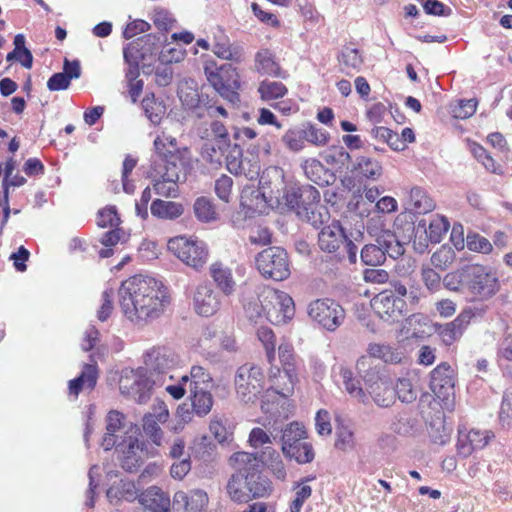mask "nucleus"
<instances>
[{"instance_id": "nucleus-1", "label": "nucleus", "mask_w": 512, "mask_h": 512, "mask_svg": "<svg viewBox=\"0 0 512 512\" xmlns=\"http://www.w3.org/2000/svg\"><path fill=\"white\" fill-rule=\"evenodd\" d=\"M259 185L255 197H261L267 205L283 203L300 220L314 228H319L329 220L328 209L320 204V192L308 184L285 187L282 169L270 167L263 171Z\"/></svg>"}, {"instance_id": "nucleus-2", "label": "nucleus", "mask_w": 512, "mask_h": 512, "mask_svg": "<svg viewBox=\"0 0 512 512\" xmlns=\"http://www.w3.org/2000/svg\"><path fill=\"white\" fill-rule=\"evenodd\" d=\"M119 304L124 316L137 325L159 319L170 304V295L161 281L150 276L134 275L119 289Z\"/></svg>"}, {"instance_id": "nucleus-3", "label": "nucleus", "mask_w": 512, "mask_h": 512, "mask_svg": "<svg viewBox=\"0 0 512 512\" xmlns=\"http://www.w3.org/2000/svg\"><path fill=\"white\" fill-rule=\"evenodd\" d=\"M153 145L151 177L154 191L160 196L176 197L180 175L186 173L190 164V151L180 147L177 139L166 133L158 135Z\"/></svg>"}, {"instance_id": "nucleus-4", "label": "nucleus", "mask_w": 512, "mask_h": 512, "mask_svg": "<svg viewBox=\"0 0 512 512\" xmlns=\"http://www.w3.org/2000/svg\"><path fill=\"white\" fill-rule=\"evenodd\" d=\"M144 367L130 370L135 377L132 384H186L189 375L179 367L180 358L168 347H153L144 355Z\"/></svg>"}, {"instance_id": "nucleus-5", "label": "nucleus", "mask_w": 512, "mask_h": 512, "mask_svg": "<svg viewBox=\"0 0 512 512\" xmlns=\"http://www.w3.org/2000/svg\"><path fill=\"white\" fill-rule=\"evenodd\" d=\"M395 223L398 228L406 226L407 235H404V239L412 241L414 250L420 254L427 251L429 243H440L450 227L447 218L441 215L433 216L429 223L426 219H421L416 225V219H413L411 212L399 214Z\"/></svg>"}, {"instance_id": "nucleus-6", "label": "nucleus", "mask_w": 512, "mask_h": 512, "mask_svg": "<svg viewBox=\"0 0 512 512\" xmlns=\"http://www.w3.org/2000/svg\"><path fill=\"white\" fill-rule=\"evenodd\" d=\"M307 438L308 432L302 423L293 421L287 424L281 434L283 455L301 465L311 463L315 458V451Z\"/></svg>"}, {"instance_id": "nucleus-7", "label": "nucleus", "mask_w": 512, "mask_h": 512, "mask_svg": "<svg viewBox=\"0 0 512 512\" xmlns=\"http://www.w3.org/2000/svg\"><path fill=\"white\" fill-rule=\"evenodd\" d=\"M318 246L323 252L335 254L339 259L347 254L351 264L357 262L358 247L348 238L339 221L334 220L318 234Z\"/></svg>"}, {"instance_id": "nucleus-8", "label": "nucleus", "mask_w": 512, "mask_h": 512, "mask_svg": "<svg viewBox=\"0 0 512 512\" xmlns=\"http://www.w3.org/2000/svg\"><path fill=\"white\" fill-rule=\"evenodd\" d=\"M233 460L238 463L239 469L247 472L250 500L268 497L271 494L273 490L272 483L262 474L260 460L256 454L243 451L236 452L233 454Z\"/></svg>"}, {"instance_id": "nucleus-9", "label": "nucleus", "mask_w": 512, "mask_h": 512, "mask_svg": "<svg viewBox=\"0 0 512 512\" xmlns=\"http://www.w3.org/2000/svg\"><path fill=\"white\" fill-rule=\"evenodd\" d=\"M307 314L313 323L328 332L336 331L346 319L345 309L331 298L311 301L307 306Z\"/></svg>"}, {"instance_id": "nucleus-10", "label": "nucleus", "mask_w": 512, "mask_h": 512, "mask_svg": "<svg viewBox=\"0 0 512 512\" xmlns=\"http://www.w3.org/2000/svg\"><path fill=\"white\" fill-rule=\"evenodd\" d=\"M259 273L269 279L282 281L290 276L288 254L281 247L271 246L259 252L255 257Z\"/></svg>"}, {"instance_id": "nucleus-11", "label": "nucleus", "mask_w": 512, "mask_h": 512, "mask_svg": "<svg viewBox=\"0 0 512 512\" xmlns=\"http://www.w3.org/2000/svg\"><path fill=\"white\" fill-rule=\"evenodd\" d=\"M205 75L208 82L221 97L232 104L240 102V95L238 93L241 87L240 76L237 69L231 63L223 64L215 70L205 67Z\"/></svg>"}, {"instance_id": "nucleus-12", "label": "nucleus", "mask_w": 512, "mask_h": 512, "mask_svg": "<svg viewBox=\"0 0 512 512\" xmlns=\"http://www.w3.org/2000/svg\"><path fill=\"white\" fill-rule=\"evenodd\" d=\"M168 249L172 251L183 263L200 270L208 259L207 246L203 241H191L185 237L170 239Z\"/></svg>"}, {"instance_id": "nucleus-13", "label": "nucleus", "mask_w": 512, "mask_h": 512, "mask_svg": "<svg viewBox=\"0 0 512 512\" xmlns=\"http://www.w3.org/2000/svg\"><path fill=\"white\" fill-rule=\"evenodd\" d=\"M499 290L498 278L487 267L468 264L466 291L474 296L490 298Z\"/></svg>"}, {"instance_id": "nucleus-14", "label": "nucleus", "mask_w": 512, "mask_h": 512, "mask_svg": "<svg viewBox=\"0 0 512 512\" xmlns=\"http://www.w3.org/2000/svg\"><path fill=\"white\" fill-rule=\"evenodd\" d=\"M350 397L363 404H369L372 400L381 407H388L396 400L395 386H346Z\"/></svg>"}, {"instance_id": "nucleus-15", "label": "nucleus", "mask_w": 512, "mask_h": 512, "mask_svg": "<svg viewBox=\"0 0 512 512\" xmlns=\"http://www.w3.org/2000/svg\"><path fill=\"white\" fill-rule=\"evenodd\" d=\"M165 41V34H146L128 43L124 47L123 52L130 53L132 56L142 61L143 64H145V62L150 64L156 59L159 60V54L162 51L161 47Z\"/></svg>"}, {"instance_id": "nucleus-16", "label": "nucleus", "mask_w": 512, "mask_h": 512, "mask_svg": "<svg viewBox=\"0 0 512 512\" xmlns=\"http://www.w3.org/2000/svg\"><path fill=\"white\" fill-rule=\"evenodd\" d=\"M374 312L383 320L389 323L398 322L406 310L404 299L394 296L391 291H381L372 300Z\"/></svg>"}, {"instance_id": "nucleus-17", "label": "nucleus", "mask_w": 512, "mask_h": 512, "mask_svg": "<svg viewBox=\"0 0 512 512\" xmlns=\"http://www.w3.org/2000/svg\"><path fill=\"white\" fill-rule=\"evenodd\" d=\"M106 434L102 441V447L108 451L112 449L117 441L129 436L138 434V429L131 422H127L123 413L112 410L107 415Z\"/></svg>"}, {"instance_id": "nucleus-18", "label": "nucleus", "mask_w": 512, "mask_h": 512, "mask_svg": "<svg viewBox=\"0 0 512 512\" xmlns=\"http://www.w3.org/2000/svg\"><path fill=\"white\" fill-rule=\"evenodd\" d=\"M493 436V433L490 431H480L476 429L464 431L459 429L456 443L457 454L463 458H467L475 450L483 449Z\"/></svg>"}, {"instance_id": "nucleus-19", "label": "nucleus", "mask_w": 512, "mask_h": 512, "mask_svg": "<svg viewBox=\"0 0 512 512\" xmlns=\"http://www.w3.org/2000/svg\"><path fill=\"white\" fill-rule=\"evenodd\" d=\"M119 453L121 466L128 472L134 471L142 462V449L139 445L137 434H130L127 437L117 441L114 446Z\"/></svg>"}, {"instance_id": "nucleus-20", "label": "nucleus", "mask_w": 512, "mask_h": 512, "mask_svg": "<svg viewBox=\"0 0 512 512\" xmlns=\"http://www.w3.org/2000/svg\"><path fill=\"white\" fill-rule=\"evenodd\" d=\"M193 305L198 315L210 317L219 310L221 301L219 294L210 285L200 284L194 293Z\"/></svg>"}, {"instance_id": "nucleus-21", "label": "nucleus", "mask_w": 512, "mask_h": 512, "mask_svg": "<svg viewBox=\"0 0 512 512\" xmlns=\"http://www.w3.org/2000/svg\"><path fill=\"white\" fill-rule=\"evenodd\" d=\"M229 461L235 472L231 475L227 482V494L230 500L235 503H248L250 501V494L248 491L249 486L247 484V472L246 470L239 469L238 463L233 460V454L231 455Z\"/></svg>"}, {"instance_id": "nucleus-22", "label": "nucleus", "mask_w": 512, "mask_h": 512, "mask_svg": "<svg viewBox=\"0 0 512 512\" xmlns=\"http://www.w3.org/2000/svg\"><path fill=\"white\" fill-rule=\"evenodd\" d=\"M455 386H429L432 393L423 392L420 396L422 404L427 403L435 412L438 407L443 410L452 411L455 407Z\"/></svg>"}, {"instance_id": "nucleus-23", "label": "nucleus", "mask_w": 512, "mask_h": 512, "mask_svg": "<svg viewBox=\"0 0 512 512\" xmlns=\"http://www.w3.org/2000/svg\"><path fill=\"white\" fill-rule=\"evenodd\" d=\"M404 235H407V231L406 226L402 225L399 229L395 226L394 232L385 231L376 239V243L380 244L382 250H384L383 252H385V258L389 256L392 259H397L404 254V246L411 242L405 240Z\"/></svg>"}, {"instance_id": "nucleus-24", "label": "nucleus", "mask_w": 512, "mask_h": 512, "mask_svg": "<svg viewBox=\"0 0 512 512\" xmlns=\"http://www.w3.org/2000/svg\"><path fill=\"white\" fill-rule=\"evenodd\" d=\"M173 502L175 506H181L187 512H202L208 505L209 498L204 490L194 489L188 493L184 491L176 492Z\"/></svg>"}, {"instance_id": "nucleus-25", "label": "nucleus", "mask_w": 512, "mask_h": 512, "mask_svg": "<svg viewBox=\"0 0 512 512\" xmlns=\"http://www.w3.org/2000/svg\"><path fill=\"white\" fill-rule=\"evenodd\" d=\"M428 435L432 442L445 445L449 442L453 427L445 421V414L441 410H437L431 417L426 418Z\"/></svg>"}, {"instance_id": "nucleus-26", "label": "nucleus", "mask_w": 512, "mask_h": 512, "mask_svg": "<svg viewBox=\"0 0 512 512\" xmlns=\"http://www.w3.org/2000/svg\"><path fill=\"white\" fill-rule=\"evenodd\" d=\"M301 166L305 176L319 186H328L335 181V174L315 158L306 159Z\"/></svg>"}, {"instance_id": "nucleus-27", "label": "nucleus", "mask_w": 512, "mask_h": 512, "mask_svg": "<svg viewBox=\"0 0 512 512\" xmlns=\"http://www.w3.org/2000/svg\"><path fill=\"white\" fill-rule=\"evenodd\" d=\"M139 502L149 512H166L170 507L169 497L156 486L142 492L139 495Z\"/></svg>"}, {"instance_id": "nucleus-28", "label": "nucleus", "mask_w": 512, "mask_h": 512, "mask_svg": "<svg viewBox=\"0 0 512 512\" xmlns=\"http://www.w3.org/2000/svg\"><path fill=\"white\" fill-rule=\"evenodd\" d=\"M356 371L359 379L357 382L363 381L365 384H387L378 365H374L373 360L369 356H361L356 362Z\"/></svg>"}, {"instance_id": "nucleus-29", "label": "nucleus", "mask_w": 512, "mask_h": 512, "mask_svg": "<svg viewBox=\"0 0 512 512\" xmlns=\"http://www.w3.org/2000/svg\"><path fill=\"white\" fill-rule=\"evenodd\" d=\"M255 65L259 73L278 78H287L288 74L282 70L275 60L274 54L268 49H262L255 56Z\"/></svg>"}, {"instance_id": "nucleus-30", "label": "nucleus", "mask_w": 512, "mask_h": 512, "mask_svg": "<svg viewBox=\"0 0 512 512\" xmlns=\"http://www.w3.org/2000/svg\"><path fill=\"white\" fill-rule=\"evenodd\" d=\"M435 208L434 201L420 187H413L409 195V208L406 212L413 213V219L416 215L426 214Z\"/></svg>"}, {"instance_id": "nucleus-31", "label": "nucleus", "mask_w": 512, "mask_h": 512, "mask_svg": "<svg viewBox=\"0 0 512 512\" xmlns=\"http://www.w3.org/2000/svg\"><path fill=\"white\" fill-rule=\"evenodd\" d=\"M210 274L217 287L225 295L229 296L235 291L236 283L230 268L223 266L222 263H213L210 266Z\"/></svg>"}, {"instance_id": "nucleus-32", "label": "nucleus", "mask_w": 512, "mask_h": 512, "mask_svg": "<svg viewBox=\"0 0 512 512\" xmlns=\"http://www.w3.org/2000/svg\"><path fill=\"white\" fill-rule=\"evenodd\" d=\"M178 97L186 111L196 109L199 103H202L204 106L209 104V96L202 92L200 93L197 88L189 85L188 82L179 86Z\"/></svg>"}, {"instance_id": "nucleus-33", "label": "nucleus", "mask_w": 512, "mask_h": 512, "mask_svg": "<svg viewBox=\"0 0 512 512\" xmlns=\"http://www.w3.org/2000/svg\"><path fill=\"white\" fill-rule=\"evenodd\" d=\"M353 171L357 177L377 181L383 173L381 164L370 157L360 156L356 159Z\"/></svg>"}, {"instance_id": "nucleus-34", "label": "nucleus", "mask_w": 512, "mask_h": 512, "mask_svg": "<svg viewBox=\"0 0 512 512\" xmlns=\"http://www.w3.org/2000/svg\"><path fill=\"white\" fill-rule=\"evenodd\" d=\"M230 143H218V141H207L201 148L202 159L209 163L214 168H218L222 165L224 156Z\"/></svg>"}, {"instance_id": "nucleus-35", "label": "nucleus", "mask_w": 512, "mask_h": 512, "mask_svg": "<svg viewBox=\"0 0 512 512\" xmlns=\"http://www.w3.org/2000/svg\"><path fill=\"white\" fill-rule=\"evenodd\" d=\"M189 398L192 408L197 415L205 416L211 411L213 406L212 394L202 386H193Z\"/></svg>"}, {"instance_id": "nucleus-36", "label": "nucleus", "mask_w": 512, "mask_h": 512, "mask_svg": "<svg viewBox=\"0 0 512 512\" xmlns=\"http://www.w3.org/2000/svg\"><path fill=\"white\" fill-rule=\"evenodd\" d=\"M261 462L267 466V468L277 479L282 481L286 479V466L281 454L277 450L271 447H266L262 452V460L260 463Z\"/></svg>"}, {"instance_id": "nucleus-37", "label": "nucleus", "mask_w": 512, "mask_h": 512, "mask_svg": "<svg viewBox=\"0 0 512 512\" xmlns=\"http://www.w3.org/2000/svg\"><path fill=\"white\" fill-rule=\"evenodd\" d=\"M150 209L153 216L161 219H176L183 213L181 204L161 199L154 200Z\"/></svg>"}, {"instance_id": "nucleus-38", "label": "nucleus", "mask_w": 512, "mask_h": 512, "mask_svg": "<svg viewBox=\"0 0 512 512\" xmlns=\"http://www.w3.org/2000/svg\"><path fill=\"white\" fill-rule=\"evenodd\" d=\"M338 61L341 66V70L349 73L350 70L359 71L362 64L363 58L360 51L357 48L351 46H344L339 55Z\"/></svg>"}, {"instance_id": "nucleus-39", "label": "nucleus", "mask_w": 512, "mask_h": 512, "mask_svg": "<svg viewBox=\"0 0 512 512\" xmlns=\"http://www.w3.org/2000/svg\"><path fill=\"white\" fill-rule=\"evenodd\" d=\"M196 218L203 223H210L218 219V212L212 199L201 196L193 205Z\"/></svg>"}, {"instance_id": "nucleus-40", "label": "nucleus", "mask_w": 512, "mask_h": 512, "mask_svg": "<svg viewBox=\"0 0 512 512\" xmlns=\"http://www.w3.org/2000/svg\"><path fill=\"white\" fill-rule=\"evenodd\" d=\"M467 278L468 265H465L456 271L447 273L442 280V284L450 291L466 292Z\"/></svg>"}, {"instance_id": "nucleus-41", "label": "nucleus", "mask_w": 512, "mask_h": 512, "mask_svg": "<svg viewBox=\"0 0 512 512\" xmlns=\"http://www.w3.org/2000/svg\"><path fill=\"white\" fill-rule=\"evenodd\" d=\"M278 351L284 377H286L291 384H294V382L297 381V376L294 367L293 347L290 344H281Z\"/></svg>"}, {"instance_id": "nucleus-42", "label": "nucleus", "mask_w": 512, "mask_h": 512, "mask_svg": "<svg viewBox=\"0 0 512 512\" xmlns=\"http://www.w3.org/2000/svg\"><path fill=\"white\" fill-rule=\"evenodd\" d=\"M380 244H367L360 253L361 261L367 266H380L385 262V252Z\"/></svg>"}, {"instance_id": "nucleus-43", "label": "nucleus", "mask_w": 512, "mask_h": 512, "mask_svg": "<svg viewBox=\"0 0 512 512\" xmlns=\"http://www.w3.org/2000/svg\"><path fill=\"white\" fill-rule=\"evenodd\" d=\"M334 446L343 452L352 451L355 448L356 440L350 426L344 424L337 426Z\"/></svg>"}, {"instance_id": "nucleus-44", "label": "nucleus", "mask_w": 512, "mask_h": 512, "mask_svg": "<svg viewBox=\"0 0 512 512\" xmlns=\"http://www.w3.org/2000/svg\"><path fill=\"white\" fill-rule=\"evenodd\" d=\"M227 155L225 156L226 168L227 170L234 174L239 175L241 172L245 171L243 168V163L245 157H243V150L239 144H234L233 146L230 144V147L226 151Z\"/></svg>"}, {"instance_id": "nucleus-45", "label": "nucleus", "mask_w": 512, "mask_h": 512, "mask_svg": "<svg viewBox=\"0 0 512 512\" xmlns=\"http://www.w3.org/2000/svg\"><path fill=\"white\" fill-rule=\"evenodd\" d=\"M271 300L274 301L275 306H279V311L282 313V319H291L295 313L294 301L291 296L283 291H270Z\"/></svg>"}, {"instance_id": "nucleus-46", "label": "nucleus", "mask_w": 512, "mask_h": 512, "mask_svg": "<svg viewBox=\"0 0 512 512\" xmlns=\"http://www.w3.org/2000/svg\"><path fill=\"white\" fill-rule=\"evenodd\" d=\"M213 52L219 58L231 60L236 63L241 62L243 58L242 49L238 46L231 45L228 41L215 43Z\"/></svg>"}, {"instance_id": "nucleus-47", "label": "nucleus", "mask_w": 512, "mask_h": 512, "mask_svg": "<svg viewBox=\"0 0 512 512\" xmlns=\"http://www.w3.org/2000/svg\"><path fill=\"white\" fill-rule=\"evenodd\" d=\"M258 92L262 99L272 100L285 96L288 89L282 82L263 81L259 85Z\"/></svg>"}, {"instance_id": "nucleus-48", "label": "nucleus", "mask_w": 512, "mask_h": 512, "mask_svg": "<svg viewBox=\"0 0 512 512\" xmlns=\"http://www.w3.org/2000/svg\"><path fill=\"white\" fill-rule=\"evenodd\" d=\"M142 106L145 111L146 117L154 125L159 124L165 113V108L161 102L155 100L154 96H146L142 101Z\"/></svg>"}, {"instance_id": "nucleus-49", "label": "nucleus", "mask_w": 512, "mask_h": 512, "mask_svg": "<svg viewBox=\"0 0 512 512\" xmlns=\"http://www.w3.org/2000/svg\"><path fill=\"white\" fill-rule=\"evenodd\" d=\"M302 137L313 145L325 146L330 139V133L316 125L309 124L302 130Z\"/></svg>"}, {"instance_id": "nucleus-50", "label": "nucleus", "mask_w": 512, "mask_h": 512, "mask_svg": "<svg viewBox=\"0 0 512 512\" xmlns=\"http://www.w3.org/2000/svg\"><path fill=\"white\" fill-rule=\"evenodd\" d=\"M158 423L153 414L145 415L143 418V430L145 434L155 445L160 446L162 444L163 433Z\"/></svg>"}, {"instance_id": "nucleus-51", "label": "nucleus", "mask_w": 512, "mask_h": 512, "mask_svg": "<svg viewBox=\"0 0 512 512\" xmlns=\"http://www.w3.org/2000/svg\"><path fill=\"white\" fill-rule=\"evenodd\" d=\"M257 336L265 347L268 361L272 362L275 358V334L273 330L267 326H261L257 330Z\"/></svg>"}, {"instance_id": "nucleus-52", "label": "nucleus", "mask_w": 512, "mask_h": 512, "mask_svg": "<svg viewBox=\"0 0 512 512\" xmlns=\"http://www.w3.org/2000/svg\"><path fill=\"white\" fill-rule=\"evenodd\" d=\"M233 179L223 174L215 181L214 191L217 197L225 202L229 203L232 198Z\"/></svg>"}, {"instance_id": "nucleus-53", "label": "nucleus", "mask_w": 512, "mask_h": 512, "mask_svg": "<svg viewBox=\"0 0 512 512\" xmlns=\"http://www.w3.org/2000/svg\"><path fill=\"white\" fill-rule=\"evenodd\" d=\"M454 384V370L452 367L443 362L439 364L434 370L431 372V382L430 384Z\"/></svg>"}, {"instance_id": "nucleus-54", "label": "nucleus", "mask_w": 512, "mask_h": 512, "mask_svg": "<svg viewBox=\"0 0 512 512\" xmlns=\"http://www.w3.org/2000/svg\"><path fill=\"white\" fill-rule=\"evenodd\" d=\"M259 149L256 151H252L250 153L251 157H245L244 161H242L243 168L245 171L241 172L240 175H244L247 179L253 180L259 177L260 175V163H259Z\"/></svg>"}, {"instance_id": "nucleus-55", "label": "nucleus", "mask_w": 512, "mask_h": 512, "mask_svg": "<svg viewBox=\"0 0 512 512\" xmlns=\"http://www.w3.org/2000/svg\"><path fill=\"white\" fill-rule=\"evenodd\" d=\"M121 220L117 213L115 206H109L98 212L97 224L98 226L105 227H118Z\"/></svg>"}, {"instance_id": "nucleus-56", "label": "nucleus", "mask_w": 512, "mask_h": 512, "mask_svg": "<svg viewBox=\"0 0 512 512\" xmlns=\"http://www.w3.org/2000/svg\"><path fill=\"white\" fill-rule=\"evenodd\" d=\"M311 486L299 483L295 487V497L290 504V512H300L304 502L311 496Z\"/></svg>"}, {"instance_id": "nucleus-57", "label": "nucleus", "mask_w": 512, "mask_h": 512, "mask_svg": "<svg viewBox=\"0 0 512 512\" xmlns=\"http://www.w3.org/2000/svg\"><path fill=\"white\" fill-rule=\"evenodd\" d=\"M98 370L96 364H86L82 372L75 378L70 379L67 384H96Z\"/></svg>"}, {"instance_id": "nucleus-58", "label": "nucleus", "mask_w": 512, "mask_h": 512, "mask_svg": "<svg viewBox=\"0 0 512 512\" xmlns=\"http://www.w3.org/2000/svg\"><path fill=\"white\" fill-rule=\"evenodd\" d=\"M477 104L478 102L475 98L460 100L453 108L454 117L458 119L471 117L476 112Z\"/></svg>"}, {"instance_id": "nucleus-59", "label": "nucleus", "mask_w": 512, "mask_h": 512, "mask_svg": "<svg viewBox=\"0 0 512 512\" xmlns=\"http://www.w3.org/2000/svg\"><path fill=\"white\" fill-rule=\"evenodd\" d=\"M467 247L471 251L485 254L490 253L493 248L489 240L479 234H468Z\"/></svg>"}, {"instance_id": "nucleus-60", "label": "nucleus", "mask_w": 512, "mask_h": 512, "mask_svg": "<svg viewBox=\"0 0 512 512\" xmlns=\"http://www.w3.org/2000/svg\"><path fill=\"white\" fill-rule=\"evenodd\" d=\"M437 333L441 337L443 343L447 346L453 344L456 340L462 336L459 329H456L451 322L444 325H439Z\"/></svg>"}, {"instance_id": "nucleus-61", "label": "nucleus", "mask_w": 512, "mask_h": 512, "mask_svg": "<svg viewBox=\"0 0 512 512\" xmlns=\"http://www.w3.org/2000/svg\"><path fill=\"white\" fill-rule=\"evenodd\" d=\"M121 393L123 395L133 393L134 400L139 404H145L151 397L149 386H123Z\"/></svg>"}, {"instance_id": "nucleus-62", "label": "nucleus", "mask_w": 512, "mask_h": 512, "mask_svg": "<svg viewBox=\"0 0 512 512\" xmlns=\"http://www.w3.org/2000/svg\"><path fill=\"white\" fill-rule=\"evenodd\" d=\"M331 417L327 410L320 409L315 417V428L319 435H330L332 432Z\"/></svg>"}, {"instance_id": "nucleus-63", "label": "nucleus", "mask_w": 512, "mask_h": 512, "mask_svg": "<svg viewBox=\"0 0 512 512\" xmlns=\"http://www.w3.org/2000/svg\"><path fill=\"white\" fill-rule=\"evenodd\" d=\"M499 419L503 426H510L512 420V391L509 389L504 393Z\"/></svg>"}, {"instance_id": "nucleus-64", "label": "nucleus", "mask_w": 512, "mask_h": 512, "mask_svg": "<svg viewBox=\"0 0 512 512\" xmlns=\"http://www.w3.org/2000/svg\"><path fill=\"white\" fill-rule=\"evenodd\" d=\"M422 280L431 292L439 290L442 284L440 274L430 267L422 269Z\"/></svg>"}]
</instances>
